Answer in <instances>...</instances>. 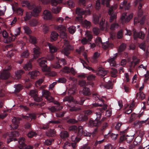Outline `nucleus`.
I'll list each match as a JSON object with an SVG mask.
<instances>
[{
	"label": "nucleus",
	"mask_w": 149,
	"mask_h": 149,
	"mask_svg": "<svg viewBox=\"0 0 149 149\" xmlns=\"http://www.w3.org/2000/svg\"><path fill=\"white\" fill-rule=\"evenodd\" d=\"M24 127L26 129L31 130V124L29 122H27L25 123L24 125Z\"/></svg>",
	"instance_id": "774afa93"
},
{
	"label": "nucleus",
	"mask_w": 149,
	"mask_h": 149,
	"mask_svg": "<svg viewBox=\"0 0 149 149\" xmlns=\"http://www.w3.org/2000/svg\"><path fill=\"white\" fill-rule=\"evenodd\" d=\"M23 68L25 70H29L32 68V65L31 63H27L24 65Z\"/></svg>",
	"instance_id": "de8ad7c7"
},
{
	"label": "nucleus",
	"mask_w": 149,
	"mask_h": 149,
	"mask_svg": "<svg viewBox=\"0 0 149 149\" xmlns=\"http://www.w3.org/2000/svg\"><path fill=\"white\" fill-rule=\"evenodd\" d=\"M55 29L60 33V37L63 39L66 38L67 37L66 32V29L65 27L63 25H57L55 27Z\"/></svg>",
	"instance_id": "1a4fd4ad"
},
{
	"label": "nucleus",
	"mask_w": 149,
	"mask_h": 149,
	"mask_svg": "<svg viewBox=\"0 0 149 149\" xmlns=\"http://www.w3.org/2000/svg\"><path fill=\"white\" fill-rule=\"evenodd\" d=\"M60 123L59 120H51L48 123L47 125H44L41 127V129L43 130H46L49 127V125L50 123L52 124H58Z\"/></svg>",
	"instance_id": "c85d7f7f"
},
{
	"label": "nucleus",
	"mask_w": 149,
	"mask_h": 149,
	"mask_svg": "<svg viewBox=\"0 0 149 149\" xmlns=\"http://www.w3.org/2000/svg\"><path fill=\"white\" fill-rule=\"evenodd\" d=\"M95 42L97 45L99 46L102 45V47L105 49H107L109 47H112L113 46V44L109 41H107L105 42H102L101 38L99 37L96 38Z\"/></svg>",
	"instance_id": "0eeeda50"
},
{
	"label": "nucleus",
	"mask_w": 149,
	"mask_h": 149,
	"mask_svg": "<svg viewBox=\"0 0 149 149\" xmlns=\"http://www.w3.org/2000/svg\"><path fill=\"white\" fill-rule=\"evenodd\" d=\"M86 10H85L79 7H78L76 10V13L78 16L76 18V20L79 21H82L83 17L82 15L85 13Z\"/></svg>",
	"instance_id": "ddd939ff"
},
{
	"label": "nucleus",
	"mask_w": 149,
	"mask_h": 149,
	"mask_svg": "<svg viewBox=\"0 0 149 149\" xmlns=\"http://www.w3.org/2000/svg\"><path fill=\"white\" fill-rule=\"evenodd\" d=\"M24 4L30 10H33L31 12H27L26 16L24 17V19L25 21H27L31 18L32 16L36 17L38 16L39 13L41 11V8L40 6H36L34 4L30 3L29 1H24Z\"/></svg>",
	"instance_id": "f257e3e1"
},
{
	"label": "nucleus",
	"mask_w": 149,
	"mask_h": 149,
	"mask_svg": "<svg viewBox=\"0 0 149 149\" xmlns=\"http://www.w3.org/2000/svg\"><path fill=\"white\" fill-rule=\"evenodd\" d=\"M48 45L49 47L50 52L51 53H53L56 52L57 48L55 46L50 43H48Z\"/></svg>",
	"instance_id": "72a5a7b5"
},
{
	"label": "nucleus",
	"mask_w": 149,
	"mask_h": 149,
	"mask_svg": "<svg viewBox=\"0 0 149 149\" xmlns=\"http://www.w3.org/2000/svg\"><path fill=\"white\" fill-rule=\"evenodd\" d=\"M100 56V54L97 52H95L93 55V58L92 59V62L96 63L98 62V58Z\"/></svg>",
	"instance_id": "f704fd0d"
},
{
	"label": "nucleus",
	"mask_w": 149,
	"mask_h": 149,
	"mask_svg": "<svg viewBox=\"0 0 149 149\" xmlns=\"http://www.w3.org/2000/svg\"><path fill=\"white\" fill-rule=\"evenodd\" d=\"M38 22L36 19H33L30 21V24L31 26H36L38 24Z\"/></svg>",
	"instance_id": "8fccbe9b"
},
{
	"label": "nucleus",
	"mask_w": 149,
	"mask_h": 149,
	"mask_svg": "<svg viewBox=\"0 0 149 149\" xmlns=\"http://www.w3.org/2000/svg\"><path fill=\"white\" fill-rule=\"evenodd\" d=\"M63 43L64 47L62 50V52L65 55L68 56L70 53V51L73 49V47L67 40H65Z\"/></svg>",
	"instance_id": "9d476101"
},
{
	"label": "nucleus",
	"mask_w": 149,
	"mask_h": 149,
	"mask_svg": "<svg viewBox=\"0 0 149 149\" xmlns=\"http://www.w3.org/2000/svg\"><path fill=\"white\" fill-rule=\"evenodd\" d=\"M130 4L127 3V2L126 1H124L121 3L120 6V9H122L124 8L125 9L128 10L130 7Z\"/></svg>",
	"instance_id": "bb28decb"
},
{
	"label": "nucleus",
	"mask_w": 149,
	"mask_h": 149,
	"mask_svg": "<svg viewBox=\"0 0 149 149\" xmlns=\"http://www.w3.org/2000/svg\"><path fill=\"white\" fill-rule=\"evenodd\" d=\"M101 18L100 15H94L93 21L95 24H99L100 29L102 30H104L106 26L105 24V20L103 18H102L100 21V19Z\"/></svg>",
	"instance_id": "6e6552de"
},
{
	"label": "nucleus",
	"mask_w": 149,
	"mask_h": 149,
	"mask_svg": "<svg viewBox=\"0 0 149 149\" xmlns=\"http://www.w3.org/2000/svg\"><path fill=\"white\" fill-rule=\"evenodd\" d=\"M107 109V105H105L101 108H99L98 112L96 113L97 118L95 120H90L88 123L89 126L91 127H98L100 125L102 122L104 121L105 118H103L100 120L102 115V113H103L104 111Z\"/></svg>",
	"instance_id": "f03ea898"
},
{
	"label": "nucleus",
	"mask_w": 149,
	"mask_h": 149,
	"mask_svg": "<svg viewBox=\"0 0 149 149\" xmlns=\"http://www.w3.org/2000/svg\"><path fill=\"white\" fill-rule=\"evenodd\" d=\"M94 33L96 35H98L100 32V29L97 27H94L93 29Z\"/></svg>",
	"instance_id": "69168bd1"
},
{
	"label": "nucleus",
	"mask_w": 149,
	"mask_h": 149,
	"mask_svg": "<svg viewBox=\"0 0 149 149\" xmlns=\"http://www.w3.org/2000/svg\"><path fill=\"white\" fill-rule=\"evenodd\" d=\"M133 105L132 104L129 107L128 109H127L125 111V113L127 114L130 113L133 110V109H132L133 108Z\"/></svg>",
	"instance_id": "13d9d810"
},
{
	"label": "nucleus",
	"mask_w": 149,
	"mask_h": 149,
	"mask_svg": "<svg viewBox=\"0 0 149 149\" xmlns=\"http://www.w3.org/2000/svg\"><path fill=\"white\" fill-rule=\"evenodd\" d=\"M118 135V134H115L113 133H111V134L110 132H109L107 134H105L104 135V137L107 138L110 136L111 138L113 140L116 139Z\"/></svg>",
	"instance_id": "58836bf2"
},
{
	"label": "nucleus",
	"mask_w": 149,
	"mask_h": 149,
	"mask_svg": "<svg viewBox=\"0 0 149 149\" xmlns=\"http://www.w3.org/2000/svg\"><path fill=\"white\" fill-rule=\"evenodd\" d=\"M115 56L113 57H111L108 59V61L110 63V65L111 66H116V64L115 59L117 56V54H115Z\"/></svg>",
	"instance_id": "a878e982"
},
{
	"label": "nucleus",
	"mask_w": 149,
	"mask_h": 149,
	"mask_svg": "<svg viewBox=\"0 0 149 149\" xmlns=\"http://www.w3.org/2000/svg\"><path fill=\"white\" fill-rule=\"evenodd\" d=\"M133 13H131L127 17V14L125 13H123L121 18V20L123 22L127 23L132 18Z\"/></svg>",
	"instance_id": "2eb2a0df"
},
{
	"label": "nucleus",
	"mask_w": 149,
	"mask_h": 149,
	"mask_svg": "<svg viewBox=\"0 0 149 149\" xmlns=\"http://www.w3.org/2000/svg\"><path fill=\"white\" fill-rule=\"evenodd\" d=\"M29 41L30 42L33 44H36L37 43L38 39L36 37L31 35H29Z\"/></svg>",
	"instance_id": "e433bc0d"
},
{
	"label": "nucleus",
	"mask_w": 149,
	"mask_h": 149,
	"mask_svg": "<svg viewBox=\"0 0 149 149\" xmlns=\"http://www.w3.org/2000/svg\"><path fill=\"white\" fill-rule=\"evenodd\" d=\"M145 19L146 17L145 16L142 17L140 19H139L138 17H136L134 19V24H135L140 23L141 25H143Z\"/></svg>",
	"instance_id": "7c9ffc66"
},
{
	"label": "nucleus",
	"mask_w": 149,
	"mask_h": 149,
	"mask_svg": "<svg viewBox=\"0 0 149 149\" xmlns=\"http://www.w3.org/2000/svg\"><path fill=\"white\" fill-rule=\"evenodd\" d=\"M145 34L143 31H141L140 32L138 33L136 31H133V36L134 40H136L139 38L142 40L144 39L145 37Z\"/></svg>",
	"instance_id": "4468645a"
},
{
	"label": "nucleus",
	"mask_w": 149,
	"mask_h": 149,
	"mask_svg": "<svg viewBox=\"0 0 149 149\" xmlns=\"http://www.w3.org/2000/svg\"><path fill=\"white\" fill-rule=\"evenodd\" d=\"M56 131L54 129H50L48 131L46 132V135L49 137L54 136L56 134Z\"/></svg>",
	"instance_id": "c756f323"
},
{
	"label": "nucleus",
	"mask_w": 149,
	"mask_h": 149,
	"mask_svg": "<svg viewBox=\"0 0 149 149\" xmlns=\"http://www.w3.org/2000/svg\"><path fill=\"white\" fill-rule=\"evenodd\" d=\"M29 53L27 50L24 51L21 54L23 58H27L29 55Z\"/></svg>",
	"instance_id": "680f3d73"
},
{
	"label": "nucleus",
	"mask_w": 149,
	"mask_h": 149,
	"mask_svg": "<svg viewBox=\"0 0 149 149\" xmlns=\"http://www.w3.org/2000/svg\"><path fill=\"white\" fill-rule=\"evenodd\" d=\"M25 32L27 35H30V34L32 32L30 29L27 26H24L23 27Z\"/></svg>",
	"instance_id": "49530a36"
},
{
	"label": "nucleus",
	"mask_w": 149,
	"mask_h": 149,
	"mask_svg": "<svg viewBox=\"0 0 149 149\" xmlns=\"http://www.w3.org/2000/svg\"><path fill=\"white\" fill-rule=\"evenodd\" d=\"M40 74L39 72L37 70H34L29 72L28 75L31 78L36 79L38 76Z\"/></svg>",
	"instance_id": "b1692460"
},
{
	"label": "nucleus",
	"mask_w": 149,
	"mask_h": 149,
	"mask_svg": "<svg viewBox=\"0 0 149 149\" xmlns=\"http://www.w3.org/2000/svg\"><path fill=\"white\" fill-rule=\"evenodd\" d=\"M68 31L70 33L73 34L75 31L76 27L74 26H70L68 28Z\"/></svg>",
	"instance_id": "0e129e2a"
},
{
	"label": "nucleus",
	"mask_w": 149,
	"mask_h": 149,
	"mask_svg": "<svg viewBox=\"0 0 149 149\" xmlns=\"http://www.w3.org/2000/svg\"><path fill=\"white\" fill-rule=\"evenodd\" d=\"M111 76L114 78L116 77L117 76V73L118 72L117 70L114 68H112V71L111 72Z\"/></svg>",
	"instance_id": "3c124183"
},
{
	"label": "nucleus",
	"mask_w": 149,
	"mask_h": 149,
	"mask_svg": "<svg viewBox=\"0 0 149 149\" xmlns=\"http://www.w3.org/2000/svg\"><path fill=\"white\" fill-rule=\"evenodd\" d=\"M24 73L23 70H17L15 72V78L16 79H19L22 77V75Z\"/></svg>",
	"instance_id": "c9c22d12"
},
{
	"label": "nucleus",
	"mask_w": 149,
	"mask_h": 149,
	"mask_svg": "<svg viewBox=\"0 0 149 149\" xmlns=\"http://www.w3.org/2000/svg\"><path fill=\"white\" fill-rule=\"evenodd\" d=\"M37 134L36 132L31 130L27 134V135L28 137L29 138H32L33 137L36 136Z\"/></svg>",
	"instance_id": "79ce46f5"
},
{
	"label": "nucleus",
	"mask_w": 149,
	"mask_h": 149,
	"mask_svg": "<svg viewBox=\"0 0 149 149\" xmlns=\"http://www.w3.org/2000/svg\"><path fill=\"white\" fill-rule=\"evenodd\" d=\"M21 119L14 118L12 120L13 124L11 125L12 129H16L17 128Z\"/></svg>",
	"instance_id": "6ab92c4d"
},
{
	"label": "nucleus",
	"mask_w": 149,
	"mask_h": 149,
	"mask_svg": "<svg viewBox=\"0 0 149 149\" xmlns=\"http://www.w3.org/2000/svg\"><path fill=\"white\" fill-rule=\"evenodd\" d=\"M89 99H90V98L89 97H81L79 98L76 100H74V102L76 104L82 105L86 100Z\"/></svg>",
	"instance_id": "f3484780"
},
{
	"label": "nucleus",
	"mask_w": 149,
	"mask_h": 149,
	"mask_svg": "<svg viewBox=\"0 0 149 149\" xmlns=\"http://www.w3.org/2000/svg\"><path fill=\"white\" fill-rule=\"evenodd\" d=\"M22 117L26 119L29 120L30 119H35L36 118V116L35 113H32L27 114L26 116H23Z\"/></svg>",
	"instance_id": "cd10ccee"
},
{
	"label": "nucleus",
	"mask_w": 149,
	"mask_h": 149,
	"mask_svg": "<svg viewBox=\"0 0 149 149\" xmlns=\"http://www.w3.org/2000/svg\"><path fill=\"white\" fill-rule=\"evenodd\" d=\"M20 32V30L19 28H18L15 31V33L14 35L11 33V36H9L7 32L5 30H4L2 32V35L4 39V42L6 43H10L12 41H14L16 37H17L19 35Z\"/></svg>",
	"instance_id": "20e7f679"
},
{
	"label": "nucleus",
	"mask_w": 149,
	"mask_h": 149,
	"mask_svg": "<svg viewBox=\"0 0 149 149\" xmlns=\"http://www.w3.org/2000/svg\"><path fill=\"white\" fill-rule=\"evenodd\" d=\"M43 15L44 18L45 19L50 20L52 18L51 13L48 10H45L44 11Z\"/></svg>",
	"instance_id": "393cba45"
},
{
	"label": "nucleus",
	"mask_w": 149,
	"mask_h": 149,
	"mask_svg": "<svg viewBox=\"0 0 149 149\" xmlns=\"http://www.w3.org/2000/svg\"><path fill=\"white\" fill-rule=\"evenodd\" d=\"M37 62L40 66L42 68V69L43 72L49 71V69L47 65V61L45 58H39Z\"/></svg>",
	"instance_id": "9b49d317"
},
{
	"label": "nucleus",
	"mask_w": 149,
	"mask_h": 149,
	"mask_svg": "<svg viewBox=\"0 0 149 149\" xmlns=\"http://www.w3.org/2000/svg\"><path fill=\"white\" fill-rule=\"evenodd\" d=\"M85 35L88 41H90L91 39L93 38L92 35L88 31H87L86 32Z\"/></svg>",
	"instance_id": "6e6d98bb"
},
{
	"label": "nucleus",
	"mask_w": 149,
	"mask_h": 149,
	"mask_svg": "<svg viewBox=\"0 0 149 149\" xmlns=\"http://www.w3.org/2000/svg\"><path fill=\"white\" fill-rule=\"evenodd\" d=\"M10 69H5L1 73V78L6 79H8L10 77V73L9 72Z\"/></svg>",
	"instance_id": "aec40b11"
},
{
	"label": "nucleus",
	"mask_w": 149,
	"mask_h": 149,
	"mask_svg": "<svg viewBox=\"0 0 149 149\" xmlns=\"http://www.w3.org/2000/svg\"><path fill=\"white\" fill-rule=\"evenodd\" d=\"M84 114L80 115V117L81 118L79 120L86 121L88 118V116L91 114L92 113V111L90 110H88L84 111Z\"/></svg>",
	"instance_id": "dca6fc26"
},
{
	"label": "nucleus",
	"mask_w": 149,
	"mask_h": 149,
	"mask_svg": "<svg viewBox=\"0 0 149 149\" xmlns=\"http://www.w3.org/2000/svg\"><path fill=\"white\" fill-rule=\"evenodd\" d=\"M66 64V61L64 58H59L56 64L54 65V67L56 68H58L61 67L62 65H64Z\"/></svg>",
	"instance_id": "a211bd4d"
},
{
	"label": "nucleus",
	"mask_w": 149,
	"mask_h": 149,
	"mask_svg": "<svg viewBox=\"0 0 149 149\" xmlns=\"http://www.w3.org/2000/svg\"><path fill=\"white\" fill-rule=\"evenodd\" d=\"M58 36V34L56 31H52L50 35V40L51 41L56 40Z\"/></svg>",
	"instance_id": "2f4dec72"
},
{
	"label": "nucleus",
	"mask_w": 149,
	"mask_h": 149,
	"mask_svg": "<svg viewBox=\"0 0 149 149\" xmlns=\"http://www.w3.org/2000/svg\"><path fill=\"white\" fill-rule=\"evenodd\" d=\"M44 4L50 3L52 6H55L52 8V11L54 13H58L60 12V8L56 6L58 3V2L56 0H39Z\"/></svg>",
	"instance_id": "423d86ee"
},
{
	"label": "nucleus",
	"mask_w": 149,
	"mask_h": 149,
	"mask_svg": "<svg viewBox=\"0 0 149 149\" xmlns=\"http://www.w3.org/2000/svg\"><path fill=\"white\" fill-rule=\"evenodd\" d=\"M38 92L35 90H31L30 91L29 95L33 98L38 95Z\"/></svg>",
	"instance_id": "864d4df0"
},
{
	"label": "nucleus",
	"mask_w": 149,
	"mask_h": 149,
	"mask_svg": "<svg viewBox=\"0 0 149 149\" xmlns=\"http://www.w3.org/2000/svg\"><path fill=\"white\" fill-rule=\"evenodd\" d=\"M60 136L62 139L65 140L69 137V134L67 131H63L61 132Z\"/></svg>",
	"instance_id": "473e14b6"
},
{
	"label": "nucleus",
	"mask_w": 149,
	"mask_h": 149,
	"mask_svg": "<svg viewBox=\"0 0 149 149\" xmlns=\"http://www.w3.org/2000/svg\"><path fill=\"white\" fill-rule=\"evenodd\" d=\"M79 5L83 8L86 7V1L85 0H79Z\"/></svg>",
	"instance_id": "5fc2aeb1"
},
{
	"label": "nucleus",
	"mask_w": 149,
	"mask_h": 149,
	"mask_svg": "<svg viewBox=\"0 0 149 149\" xmlns=\"http://www.w3.org/2000/svg\"><path fill=\"white\" fill-rule=\"evenodd\" d=\"M19 132L16 131H14L8 134L9 137L12 138L17 137L19 135Z\"/></svg>",
	"instance_id": "ea45409f"
},
{
	"label": "nucleus",
	"mask_w": 149,
	"mask_h": 149,
	"mask_svg": "<svg viewBox=\"0 0 149 149\" xmlns=\"http://www.w3.org/2000/svg\"><path fill=\"white\" fill-rule=\"evenodd\" d=\"M14 86L15 88V92L16 93H19L23 88L21 84L15 85Z\"/></svg>",
	"instance_id": "c03bdc74"
},
{
	"label": "nucleus",
	"mask_w": 149,
	"mask_h": 149,
	"mask_svg": "<svg viewBox=\"0 0 149 149\" xmlns=\"http://www.w3.org/2000/svg\"><path fill=\"white\" fill-rule=\"evenodd\" d=\"M69 129L75 133L77 132V135L79 137H81L83 135L84 136L90 137L91 135V133L84 131L83 127L81 126H79L78 128L77 126H72L70 127Z\"/></svg>",
	"instance_id": "39448f33"
},
{
	"label": "nucleus",
	"mask_w": 149,
	"mask_h": 149,
	"mask_svg": "<svg viewBox=\"0 0 149 149\" xmlns=\"http://www.w3.org/2000/svg\"><path fill=\"white\" fill-rule=\"evenodd\" d=\"M127 45L124 43H122L119 46L118 48V51L122 52L124 51L126 48Z\"/></svg>",
	"instance_id": "37998d69"
},
{
	"label": "nucleus",
	"mask_w": 149,
	"mask_h": 149,
	"mask_svg": "<svg viewBox=\"0 0 149 149\" xmlns=\"http://www.w3.org/2000/svg\"><path fill=\"white\" fill-rule=\"evenodd\" d=\"M25 139L24 137L20 138L18 141L19 145V148L20 149H33V146H27L25 143Z\"/></svg>",
	"instance_id": "f8f14e48"
},
{
	"label": "nucleus",
	"mask_w": 149,
	"mask_h": 149,
	"mask_svg": "<svg viewBox=\"0 0 149 149\" xmlns=\"http://www.w3.org/2000/svg\"><path fill=\"white\" fill-rule=\"evenodd\" d=\"M34 101L37 102H40L42 101V96L38 97V95H37L33 98Z\"/></svg>",
	"instance_id": "bf43d9fd"
},
{
	"label": "nucleus",
	"mask_w": 149,
	"mask_h": 149,
	"mask_svg": "<svg viewBox=\"0 0 149 149\" xmlns=\"http://www.w3.org/2000/svg\"><path fill=\"white\" fill-rule=\"evenodd\" d=\"M107 71H105L103 69H100L99 70V74L101 77H104L107 74Z\"/></svg>",
	"instance_id": "09e8293b"
},
{
	"label": "nucleus",
	"mask_w": 149,
	"mask_h": 149,
	"mask_svg": "<svg viewBox=\"0 0 149 149\" xmlns=\"http://www.w3.org/2000/svg\"><path fill=\"white\" fill-rule=\"evenodd\" d=\"M139 47L140 49L143 50L144 51H145L146 47V42L145 41H144L140 43H139Z\"/></svg>",
	"instance_id": "603ef678"
},
{
	"label": "nucleus",
	"mask_w": 149,
	"mask_h": 149,
	"mask_svg": "<svg viewBox=\"0 0 149 149\" xmlns=\"http://www.w3.org/2000/svg\"><path fill=\"white\" fill-rule=\"evenodd\" d=\"M49 70V71H45V72H47V74L49 76L51 77H54L56 75V74L55 72H53L51 71L50 68H48Z\"/></svg>",
	"instance_id": "052dcab7"
},
{
	"label": "nucleus",
	"mask_w": 149,
	"mask_h": 149,
	"mask_svg": "<svg viewBox=\"0 0 149 149\" xmlns=\"http://www.w3.org/2000/svg\"><path fill=\"white\" fill-rule=\"evenodd\" d=\"M83 26L87 29H89L91 25V23L90 22L85 20L83 22Z\"/></svg>",
	"instance_id": "a19ab883"
},
{
	"label": "nucleus",
	"mask_w": 149,
	"mask_h": 149,
	"mask_svg": "<svg viewBox=\"0 0 149 149\" xmlns=\"http://www.w3.org/2000/svg\"><path fill=\"white\" fill-rule=\"evenodd\" d=\"M93 97L95 100L96 101L99 100L103 102H104V100L100 97V96L97 93H94L93 94Z\"/></svg>",
	"instance_id": "4c0bfd02"
},
{
	"label": "nucleus",
	"mask_w": 149,
	"mask_h": 149,
	"mask_svg": "<svg viewBox=\"0 0 149 149\" xmlns=\"http://www.w3.org/2000/svg\"><path fill=\"white\" fill-rule=\"evenodd\" d=\"M78 137V136L77 135V136L72 135L71 136V140L73 142H78L81 139V138L80 137Z\"/></svg>",
	"instance_id": "a18cd8bd"
},
{
	"label": "nucleus",
	"mask_w": 149,
	"mask_h": 149,
	"mask_svg": "<svg viewBox=\"0 0 149 149\" xmlns=\"http://www.w3.org/2000/svg\"><path fill=\"white\" fill-rule=\"evenodd\" d=\"M67 4L70 7H74L75 6V3L72 0H70L68 1Z\"/></svg>",
	"instance_id": "338daca9"
},
{
	"label": "nucleus",
	"mask_w": 149,
	"mask_h": 149,
	"mask_svg": "<svg viewBox=\"0 0 149 149\" xmlns=\"http://www.w3.org/2000/svg\"><path fill=\"white\" fill-rule=\"evenodd\" d=\"M41 53L40 48L37 47L33 49V55L34 58L36 59L38 58L40 54Z\"/></svg>",
	"instance_id": "412c9836"
},
{
	"label": "nucleus",
	"mask_w": 149,
	"mask_h": 149,
	"mask_svg": "<svg viewBox=\"0 0 149 149\" xmlns=\"http://www.w3.org/2000/svg\"><path fill=\"white\" fill-rule=\"evenodd\" d=\"M119 26V25L118 24L116 23H114L112 24L110 27V29L111 30H113L117 29Z\"/></svg>",
	"instance_id": "e2e57ef3"
},
{
	"label": "nucleus",
	"mask_w": 149,
	"mask_h": 149,
	"mask_svg": "<svg viewBox=\"0 0 149 149\" xmlns=\"http://www.w3.org/2000/svg\"><path fill=\"white\" fill-rule=\"evenodd\" d=\"M67 122L68 123L70 124H74L77 123L78 121L74 119L68 118L67 120Z\"/></svg>",
	"instance_id": "4d7b16f0"
},
{
	"label": "nucleus",
	"mask_w": 149,
	"mask_h": 149,
	"mask_svg": "<svg viewBox=\"0 0 149 149\" xmlns=\"http://www.w3.org/2000/svg\"><path fill=\"white\" fill-rule=\"evenodd\" d=\"M81 92L83 95L86 96L85 97H89L90 98L91 93L89 88L86 87L85 86L84 87Z\"/></svg>",
	"instance_id": "5701e85b"
},
{
	"label": "nucleus",
	"mask_w": 149,
	"mask_h": 149,
	"mask_svg": "<svg viewBox=\"0 0 149 149\" xmlns=\"http://www.w3.org/2000/svg\"><path fill=\"white\" fill-rule=\"evenodd\" d=\"M111 0H101V4L104 6H105L109 8L108 10V13L110 16L109 21L112 22L116 20L117 18V14L114 10V7L113 6L110 7V2Z\"/></svg>",
	"instance_id": "7ed1b4c3"
},
{
	"label": "nucleus",
	"mask_w": 149,
	"mask_h": 149,
	"mask_svg": "<svg viewBox=\"0 0 149 149\" xmlns=\"http://www.w3.org/2000/svg\"><path fill=\"white\" fill-rule=\"evenodd\" d=\"M127 132V130H125L124 131H120V132L119 141L120 142H122L123 141L127 140V137L128 136V135L126 136V134Z\"/></svg>",
	"instance_id": "4be33fe9"
}]
</instances>
